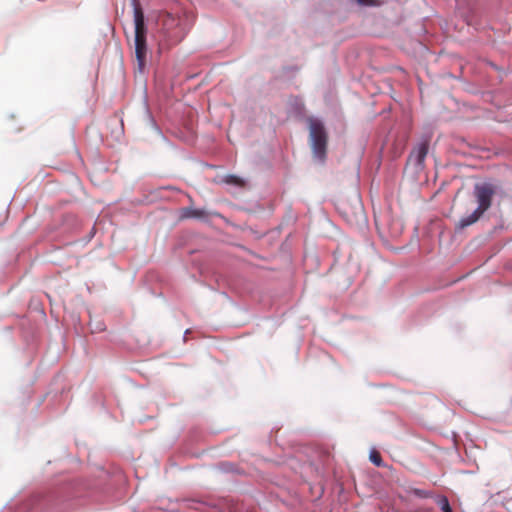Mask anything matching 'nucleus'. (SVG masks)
<instances>
[{"mask_svg": "<svg viewBox=\"0 0 512 512\" xmlns=\"http://www.w3.org/2000/svg\"><path fill=\"white\" fill-rule=\"evenodd\" d=\"M226 182L229 183V184H235V185H238V186L243 185V181L239 177L234 176V175L228 176L226 178Z\"/></svg>", "mask_w": 512, "mask_h": 512, "instance_id": "obj_8", "label": "nucleus"}, {"mask_svg": "<svg viewBox=\"0 0 512 512\" xmlns=\"http://www.w3.org/2000/svg\"><path fill=\"white\" fill-rule=\"evenodd\" d=\"M70 7H77L78 4L75 1H72L71 3H68Z\"/></svg>", "mask_w": 512, "mask_h": 512, "instance_id": "obj_10", "label": "nucleus"}, {"mask_svg": "<svg viewBox=\"0 0 512 512\" xmlns=\"http://www.w3.org/2000/svg\"><path fill=\"white\" fill-rule=\"evenodd\" d=\"M358 3L364 4V5H372L374 4V0H357Z\"/></svg>", "mask_w": 512, "mask_h": 512, "instance_id": "obj_9", "label": "nucleus"}, {"mask_svg": "<svg viewBox=\"0 0 512 512\" xmlns=\"http://www.w3.org/2000/svg\"><path fill=\"white\" fill-rule=\"evenodd\" d=\"M437 504L439 505V507L441 508V510L443 512H453L447 497H445V496L439 497L437 500Z\"/></svg>", "mask_w": 512, "mask_h": 512, "instance_id": "obj_6", "label": "nucleus"}, {"mask_svg": "<svg viewBox=\"0 0 512 512\" xmlns=\"http://www.w3.org/2000/svg\"><path fill=\"white\" fill-rule=\"evenodd\" d=\"M498 192V186L491 182L477 183L474 186L473 194L478 207L467 217L459 220L457 228L464 229L475 222L491 207L492 199Z\"/></svg>", "mask_w": 512, "mask_h": 512, "instance_id": "obj_1", "label": "nucleus"}, {"mask_svg": "<svg viewBox=\"0 0 512 512\" xmlns=\"http://www.w3.org/2000/svg\"><path fill=\"white\" fill-rule=\"evenodd\" d=\"M208 213L202 209H195L186 207L182 209L181 218H197L204 219L207 218Z\"/></svg>", "mask_w": 512, "mask_h": 512, "instance_id": "obj_5", "label": "nucleus"}, {"mask_svg": "<svg viewBox=\"0 0 512 512\" xmlns=\"http://www.w3.org/2000/svg\"><path fill=\"white\" fill-rule=\"evenodd\" d=\"M427 153H428V144L421 143L412 151L410 157L414 158L418 165H422Z\"/></svg>", "mask_w": 512, "mask_h": 512, "instance_id": "obj_4", "label": "nucleus"}, {"mask_svg": "<svg viewBox=\"0 0 512 512\" xmlns=\"http://www.w3.org/2000/svg\"><path fill=\"white\" fill-rule=\"evenodd\" d=\"M135 22V55L138 67L142 70L145 66L147 45H146V27L144 22V14L140 7L134 9Z\"/></svg>", "mask_w": 512, "mask_h": 512, "instance_id": "obj_2", "label": "nucleus"}, {"mask_svg": "<svg viewBox=\"0 0 512 512\" xmlns=\"http://www.w3.org/2000/svg\"><path fill=\"white\" fill-rule=\"evenodd\" d=\"M310 141L313 154L316 158L323 161L326 156L327 133L324 125L316 119L309 121Z\"/></svg>", "mask_w": 512, "mask_h": 512, "instance_id": "obj_3", "label": "nucleus"}, {"mask_svg": "<svg viewBox=\"0 0 512 512\" xmlns=\"http://www.w3.org/2000/svg\"><path fill=\"white\" fill-rule=\"evenodd\" d=\"M370 460H371V462H372L373 464H375L376 466H378V467L382 466V457H381V455H380V453H379V452H377V451H375V450H374V451H372V452L370 453Z\"/></svg>", "mask_w": 512, "mask_h": 512, "instance_id": "obj_7", "label": "nucleus"}]
</instances>
